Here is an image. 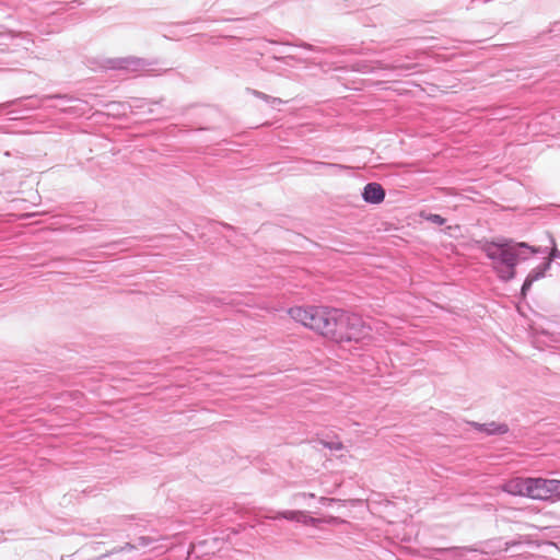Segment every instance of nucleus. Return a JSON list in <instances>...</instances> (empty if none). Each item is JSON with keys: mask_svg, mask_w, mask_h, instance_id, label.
<instances>
[{"mask_svg": "<svg viewBox=\"0 0 560 560\" xmlns=\"http://www.w3.org/2000/svg\"><path fill=\"white\" fill-rule=\"evenodd\" d=\"M320 306L316 305H294L288 310V315L295 323L315 331Z\"/></svg>", "mask_w": 560, "mask_h": 560, "instance_id": "4", "label": "nucleus"}, {"mask_svg": "<svg viewBox=\"0 0 560 560\" xmlns=\"http://www.w3.org/2000/svg\"><path fill=\"white\" fill-rule=\"evenodd\" d=\"M342 313L343 311L338 308L320 306L316 323L317 325L315 326V332L334 341Z\"/></svg>", "mask_w": 560, "mask_h": 560, "instance_id": "3", "label": "nucleus"}, {"mask_svg": "<svg viewBox=\"0 0 560 560\" xmlns=\"http://www.w3.org/2000/svg\"><path fill=\"white\" fill-rule=\"evenodd\" d=\"M362 197L365 202L378 205L385 199V190L380 184L370 183L364 187Z\"/></svg>", "mask_w": 560, "mask_h": 560, "instance_id": "7", "label": "nucleus"}, {"mask_svg": "<svg viewBox=\"0 0 560 560\" xmlns=\"http://www.w3.org/2000/svg\"><path fill=\"white\" fill-rule=\"evenodd\" d=\"M372 339V328L359 315L343 311L335 337L337 343H361Z\"/></svg>", "mask_w": 560, "mask_h": 560, "instance_id": "2", "label": "nucleus"}, {"mask_svg": "<svg viewBox=\"0 0 560 560\" xmlns=\"http://www.w3.org/2000/svg\"><path fill=\"white\" fill-rule=\"evenodd\" d=\"M472 425L481 431V432H486L488 434H503L508 431V427L505 424H502V423H495V422H490V423H472Z\"/></svg>", "mask_w": 560, "mask_h": 560, "instance_id": "9", "label": "nucleus"}, {"mask_svg": "<svg viewBox=\"0 0 560 560\" xmlns=\"http://www.w3.org/2000/svg\"><path fill=\"white\" fill-rule=\"evenodd\" d=\"M420 217L424 219L425 221H429L436 225H443L446 222V219L442 218L439 214L428 213L425 211L420 212Z\"/></svg>", "mask_w": 560, "mask_h": 560, "instance_id": "10", "label": "nucleus"}, {"mask_svg": "<svg viewBox=\"0 0 560 560\" xmlns=\"http://www.w3.org/2000/svg\"><path fill=\"white\" fill-rule=\"evenodd\" d=\"M527 498L533 500H550L549 479L528 478Z\"/></svg>", "mask_w": 560, "mask_h": 560, "instance_id": "5", "label": "nucleus"}, {"mask_svg": "<svg viewBox=\"0 0 560 560\" xmlns=\"http://www.w3.org/2000/svg\"><path fill=\"white\" fill-rule=\"evenodd\" d=\"M527 481L528 478L521 477L510 479L502 485V490L512 495L527 497Z\"/></svg>", "mask_w": 560, "mask_h": 560, "instance_id": "6", "label": "nucleus"}, {"mask_svg": "<svg viewBox=\"0 0 560 560\" xmlns=\"http://www.w3.org/2000/svg\"><path fill=\"white\" fill-rule=\"evenodd\" d=\"M550 499H560V480L549 479Z\"/></svg>", "mask_w": 560, "mask_h": 560, "instance_id": "11", "label": "nucleus"}, {"mask_svg": "<svg viewBox=\"0 0 560 560\" xmlns=\"http://www.w3.org/2000/svg\"><path fill=\"white\" fill-rule=\"evenodd\" d=\"M550 257L551 258L558 257V250L556 248L552 249Z\"/></svg>", "mask_w": 560, "mask_h": 560, "instance_id": "12", "label": "nucleus"}, {"mask_svg": "<svg viewBox=\"0 0 560 560\" xmlns=\"http://www.w3.org/2000/svg\"><path fill=\"white\" fill-rule=\"evenodd\" d=\"M522 248L529 249L532 254L538 253V249L524 242L514 243L505 238L486 242L482 245V252L492 261V267L499 278L504 281L515 277L517 261L522 258Z\"/></svg>", "mask_w": 560, "mask_h": 560, "instance_id": "1", "label": "nucleus"}, {"mask_svg": "<svg viewBox=\"0 0 560 560\" xmlns=\"http://www.w3.org/2000/svg\"><path fill=\"white\" fill-rule=\"evenodd\" d=\"M336 448L337 450H341L342 448V444L339 443L338 445H336Z\"/></svg>", "mask_w": 560, "mask_h": 560, "instance_id": "13", "label": "nucleus"}, {"mask_svg": "<svg viewBox=\"0 0 560 560\" xmlns=\"http://www.w3.org/2000/svg\"><path fill=\"white\" fill-rule=\"evenodd\" d=\"M549 267V262H546L542 266L534 269L526 278V280L524 281V284L522 287V292L523 294L526 293L527 290L530 289L532 284L538 280L539 278H541L545 273V271L548 269Z\"/></svg>", "mask_w": 560, "mask_h": 560, "instance_id": "8", "label": "nucleus"}]
</instances>
